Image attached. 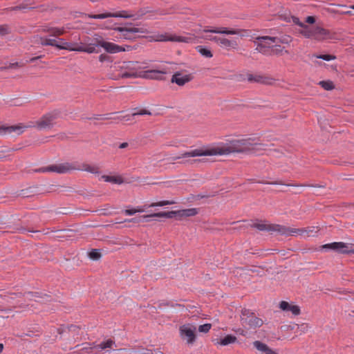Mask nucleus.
<instances>
[{
	"instance_id": "59",
	"label": "nucleus",
	"mask_w": 354,
	"mask_h": 354,
	"mask_svg": "<svg viewBox=\"0 0 354 354\" xmlns=\"http://www.w3.org/2000/svg\"><path fill=\"white\" fill-rule=\"evenodd\" d=\"M3 349V344H0V353L2 352Z\"/></svg>"
},
{
	"instance_id": "35",
	"label": "nucleus",
	"mask_w": 354,
	"mask_h": 354,
	"mask_svg": "<svg viewBox=\"0 0 354 354\" xmlns=\"http://www.w3.org/2000/svg\"><path fill=\"white\" fill-rule=\"evenodd\" d=\"M174 203H175V202H174V201H160L158 203H153L149 205V207H157V206L162 207V206H165V205H172Z\"/></svg>"
},
{
	"instance_id": "2",
	"label": "nucleus",
	"mask_w": 354,
	"mask_h": 354,
	"mask_svg": "<svg viewBox=\"0 0 354 354\" xmlns=\"http://www.w3.org/2000/svg\"><path fill=\"white\" fill-rule=\"evenodd\" d=\"M267 145L263 143L253 142L251 138L232 140L229 145L221 149H196L186 151L178 156L172 157L173 161L180 158L203 156L225 155L230 153H244L247 154H259L266 149Z\"/></svg>"
},
{
	"instance_id": "40",
	"label": "nucleus",
	"mask_w": 354,
	"mask_h": 354,
	"mask_svg": "<svg viewBox=\"0 0 354 354\" xmlns=\"http://www.w3.org/2000/svg\"><path fill=\"white\" fill-rule=\"evenodd\" d=\"M277 44L282 43V44H288L291 41V38L290 36H282L281 37H277Z\"/></svg>"
},
{
	"instance_id": "57",
	"label": "nucleus",
	"mask_w": 354,
	"mask_h": 354,
	"mask_svg": "<svg viewBox=\"0 0 354 354\" xmlns=\"http://www.w3.org/2000/svg\"><path fill=\"white\" fill-rule=\"evenodd\" d=\"M342 14H344V15H351V11H350V10L345 11V12H342Z\"/></svg>"
},
{
	"instance_id": "3",
	"label": "nucleus",
	"mask_w": 354,
	"mask_h": 354,
	"mask_svg": "<svg viewBox=\"0 0 354 354\" xmlns=\"http://www.w3.org/2000/svg\"><path fill=\"white\" fill-rule=\"evenodd\" d=\"M61 111L59 109H54L44 114L39 119L28 127H35L39 131L49 130L56 124V120L60 117Z\"/></svg>"
},
{
	"instance_id": "49",
	"label": "nucleus",
	"mask_w": 354,
	"mask_h": 354,
	"mask_svg": "<svg viewBox=\"0 0 354 354\" xmlns=\"http://www.w3.org/2000/svg\"><path fill=\"white\" fill-rule=\"evenodd\" d=\"M41 57H43V55H39V56H37V57H32V58L30 59L29 62H34L36 60H37L38 59H40Z\"/></svg>"
},
{
	"instance_id": "18",
	"label": "nucleus",
	"mask_w": 354,
	"mask_h": 354,
	"mask_svg": "<svg viewBox=\"0 0 354 354\" xmlns=\"http://www.w3.org/2000/svg\"><path fill=\"white\" fill-rule=\"evenodd\" d=\"M145 14V12L140 10L137 14H129L127 10H120L115 12H112L113 17H120L124 19L133 18L138 19Z\"/></svg>"
},
{
	"instance_id": "25",
	"label": "nucleus",
	"mask_w": 354,
	"mask_h": 354,
	"mask_svg": "<svg viewBox=\"0 0 354 354\" xmlns=\"http://www.w3.org/2000/svg\"><path fill=\"white\" fill-rule=\"evenodd\" d=\"M236 341V337L232 335H227L223 338H221L218 344L222 346H227L230 344H233Z\"/></svg>"
},
{
	"instance_id": "37",
	"label": "nucleus",
	"mask_w": 354,
	"mask_h": 354,
	"mask_svg": "<svg viewBox=\"0 0 354 354\" xmlns=\"http://www.w3.org/2000/svg\"><path fill=\"white\" fill-rule=\"evenodd\" d=\"M151 115V113L149 111L146 109H140L132 113L131 116L134 117L136 115Z\"/></svg>"
},
{
	"instance_id": "9",
	"label": "nucleus",
	"mask_w": 354,
	"mask_h": 354,
	"mask_svg": "<svg viewBox=\"0 0 354 354\" xmlns=\"http://www.w3.org/2000/svg\"><path fill=\"white\" fill-rule=\"evenodd\" d=\"M322 249L332 250L340 254H354V245L351 243H346L344 242H333L323 245Z\"/></svg>"
},
{
	"instance_id": "56",
	"label": "nucleus",
	"mask_w": 354,
	"mask_h": 354,
	"mask_svg": "<svg viewBox=\"0 0 354 354\" xmlns=\"http://www.w3.org/2000/svg\"><path fill=\"white\" fill-rule=\"evenodd\" d=\"M153 354H163V353L160 350H154L153 351Z\"/></svg>"
},
{
	"instance_id": "26",
	"label": "nucleus",
	"mask_w": 354,
	"mask_h": 354,
	"mask_svg": "<svg viewBox=\"0 0 354 354\" xmlns=\"http://www.w3.org/2000/svg\"><path fill=\"white\" fill-rule=\"evenodd\" d=\"M45 32H49L50 36L57 37L62 35L64 32V28H57V27H51L48 29L44 30Z\"/></svg>"
},
{
	"instance_id": "19",
	"label": "nucleus",
	"mask_w": 354,
	"mask_h": 354,
	"mask_svg": "<svg viewBox=\"0 0 354 354\" xmlns=\"http://www.w3.org/2000/svg\"><path fill=\"white\" fill-rule=\"evenodd\" d=\"M203 32L208 33H218V34H225V35H236L239 33L238 30L230 29L228 30L226 28H205L203 30Z\"/></svg>"
},
{
	"instance_id": "34",
	"label": "nucleus",
	"mask_w": 354,
	"mask_h": 354,
	"mask_svg": "<svg viewBox=\"0 0 354 354\" xmlns=\"http://www.w3.org/2000/svg\"><path fill=\"white\" fill-rule=\"evenodd\" d=\"M198 52L204 57H207V58H210L212 57V52L206 48H203L202 46H198Z\"/></svg>"
},
{
	"instance_id": "14",
	"label": "nucleus",
	"mask_w": 354,
	"mask_h": 354,
	"mask_svg": "<svg viewBox=\"0 0 354 354\" xmlns=\"http://www.w3.org/2000/svg\"><path fill=\"white\" fill-rule=\"evenodd\" d=\"M163 213H171L169 216H161V218H173L176 216L180 217H189L198 214V209L196 208L185 209L179 211H171V212H162Z\"/></svg>"
},
{
	"instance_id": "1",
	"label": "nucleus",
	"mask_w": 354,
	"mask_h": 354,
	"mask_svg": "<svg viewBox=\"0 0 354 354\" xmlns=\"http://www.w3.org/2000/svg\"><path fill=\"white\" fill-rule=\"evenodd\" d=\"M39 44L42 46H51L57 47L59 49H64L70 51L84 52L88 54L97 53L99 51L96 47L103 48L109 53H116L118 52L129 50L131 48L127 46V48L118 46L114 43L104 41L100 36L95 37L91 42L89 38L80 44L76 43L66 42L64 39H50L47 37H39Z\"/></svg>"
},
{
	"instance_id": "16",
	"label": "nucleus",
	"mask_w": 354,
	"mask_h": 354,
	"mask_svg": "<svg viewBox=\"0 0 354 354\" xmlns=\"http://www.w3.org/2000/svg\"><path fill=\"white\" fill-rule=\"evenodd\" d=\"M25 128L26 127L21 125L1 126L0 127V133L20 135L24 131Z\"/></svg>"
},
{
	"instance_id": "7",
	"label": "nucleus",
	"mask_w": 354,
	"mask_h": 354,
	"mask_svg": "<svg viewBox=\"0 0 354 354\" xmlns=\"http://www.w3.org/2000/svg\"><path fill=\"white\" fill-rule=\"evenodd\" d=\"M241 322L243 326L249 329H255L261 327L263 321L257 317L251 310L243 308L241 310Z\"/></svg>"
},
{
	"instance_id": "5",
	"label": "nucleus",
	"mask_w": 354,
	"mask_h": 354,
	"mask_svg": "<svg viewBox=\"0 0 354 354\" xmlns=\"http://www.w3.org/2000/svg\"><path fill=\"white\" fill-rule=\"evenodd\" d=\"M167 73L165 68L159 70H148L145 71H129L122 73V78L141 77L148 80H165L164 75Z\"/></svg>"
},
{
	"instance_id": "44",
	"label": "nucleus",
	"mask_w": 354,
	"mask_h": 354,
	"mask_svg": "<svg viewBox=\"0 0 354 354\" xmlns=\"http://www.w3.org/2000/svg\"><path fill=\"white\" fill-rule=\"evenodd\" d=\"M202 37L205 39L214 41L215 42H218V37H216V36L205 35V36H202Z\"/></svg>"
},
{
	"instance_id": "10",
	"label": "nucleus",
	"mask_w": 354,
	"mask_h": 354,
	"mask_svg": "<svg viewBox=\"0 0 354 354\" xmlns=\"http://www.w3.org/2000/svg\"><path fill=\"white\" fill-rule=\"evenodd\" d=\"M196 327L191 324H184L179 328L181 339L188 344H192L196 340Z\"/></svg>"
},
{
	"instance_id": "52",
	"label": "nucleus",
	"mask_w": 354,
	"mask_h": 354,
	"mask_svg": "<svg viewBox=\"0 0 354 354\" xmlns=\"http://www.w3.org/2000/svg\"><path fill=\"white\" fill-rule=\"evenodd\" d=\"M128 146V143L127 142H123V143H121L119 146V148L120 149H124L126 148Z\"/></svg>"
},
{
	"instance_id": "47",
	"label": "nucleus",
	"mask_w": 354,
	"mask_h": 354,
	"mask_svg": "<svg viewBox=\"0 0 354 354\" xmlns=\"http://www.w3.org/2000/svg\"><path fill=\"white\" fill-rule=\"evenodd\" d=\"M79 327L77 326H74V325H71L69 327H68V330L69 331L71 332H75L77 329H78Z\"/></svg>"
},
{
	"instance_id": "21",
	"label": "nucleus",
	"mask_w": 354,
	"mask_h": 354,
	"mask_svg": "<svg viewBox=\"0 0 354 354\" xmlns=\"http://www.w3.org/2000/svg\"><path fill=\"white\" fill-rule=\"evenodd\" d=\"M289 229L293 230L295 232H292L291 234H288L287 236L295 235V234L303 235L304 234H308V236H314V234H316L318 232V230L314 227H307V228H301V229H296V228L289 227Z\"/></svg>"
},
{
	"instance_id": "29",
	"label": "nucleus",
	"mask_w": 354,
	"mask_h": 354,
	"mask_svg": "<svg viewBox=\"0 0 354 354\" xmlns=\"http://www.w3.org/2000/svg\"><path fill=\"white\" fill-rule=\"evenodd\" d=\"M89 17L91 19H106L108 17H113V16H112V12H106L102 13V14L90 15Z\"/></svg>"
},
{
	"instance_id": "23",
	"label": "nucleus",
	"mask_w": 354,
	"mask_h": 354,
	"mask_svg": "<svg viewBox=\"0 0 354 354\" xmlns=\"http://www.w3.org/2000/svg\"><path fill=\"white\" fill-rule=\"evenodd\" d=\"M217 43L219 44L222 47L225 48H236L237 46V43L235 40H230L226 38L218 37V42Z\"/></svg>"
},
{
	"instance_id": "31",
	"label": "nucleus",
	"mask_w": 354,
	"mask_h": 354,
	"mask_svg": "<svg viewBox=\"0 0 354 354\" xmlns=\"http://www.w3.org/2000/svg\"><path fill=\"white\" fill-rule=\"evenodd\" d=\"M12 32L11 28L8 24H3L0 26V36L3 37L10 34Z\"/></svg>"
},
{
	"instance_id": "51",
	"label": "nucleus",
	"mask_w": 354,
	"mask_h": 354,
	"mask_svg": "<svg viewBox=\"0 0 354 354\" xmlns=\"http://www.w3.org/2000/svg\"><path fill=\"white\" fill-rule=\"evenodd\" d=\"M106 57V55H100L99 56V60H100L101 62H103L105 60Z\"/></svg>"
},
{
	"instance_id": "22",
	"label": "nucleus",
	"mask_w": 354,
	"mask_h": 354,
	"mask_svg": "<svg viewBox=\"0 0 354 354\" xmlns=\"http://www.w3.org/2000/svg\"><path fill=\"white\" fill-rule=\"evenodd\" d=\"M253 345L259 351L264 353L265 354H278L277 352L271 349L267 344L260 341L254 342Z\"/></svg>"
},
{
	"instance_id": "30",
	"label": "nucleus",
	"mask_w": 354,
	"mask_h": 354,
	"mask_svg": "<svg viewBox=\"0 0 354 354\" xmlns=\"http://www.w3.org/2000/svg\"><path fill=\"white\" fill-rule=\"evenodd\" d=\"M113 345H115V342L111 339H108L106 341L102 342L98 345H97V348L100 349H105L107 348H111Z\"/></svg>"
},
{
	"instance_id": "58",
	"label": "nucleus",
	"mask_w": 354,
	"mask_h": 354,
	"mask_svg": "<svg viewBox=\"0 0 354 354\" xmlns=\"http://www.w3.org/2000/svg\"><path fill=\"white\" fill-rule=\"evenodd\" d=\"M269 184H273V185H278V184H279V185H282V183H280V182L269 183Z\"/></svg>"
},
{
	"instance_id": "50",
	"label": "nucleus",
	"mask_w": 354,
	"mask_h": 354,
	"mask_svg": "<svg viewBox=\"0 0 354 354\" xmlns=\"http://www.w3.org/2000/svg\"><path fill=\"white\" fill-rule=\"evenodd\" d=\"M236 332L238 333L239 334L243 335V336H245L246 335V333L245 332V330L241 329V328H239L237 330H236Z\"/></svg>"
},
{
	"instance_id": "55",
	"label": "nucleus",
	"mask_w": 354,
	"mask_h": 354,
	"mask_svg": "<svg viewBox=\"0 0 354 354\" xmlns=\"http://www.w3.org/2000/svg\"><path fill=\"white\" fill-rule=\"evenodd\" d=\"M100 115H97V116H95L93 118L94 119H96V120H99V119H111V117H103V118H100Z\"/></svg>"
},
{
	"instance_id": "15",
	"label": "nucleus",
	"mask_w": 354,
	"mask_h": 354,
	"mask_svg": "<svg viewBox=\"0 0 354 354\" xmlns=\"http://www.w3.org/2000/svg\"><path fill=\"white\" fill-rule=\"evenodd\" d=\"M170 214L171 213L158 212V213H154V214H151L140 216L139 217L133 218L131 219H127V220H124V221H119L117 223H122L124 222H133V223L147 222V221H150V218H155V217L161 218V216H169Z\"/></svg>"
},
{
	"instance_id": "54",
	"label": "nucleus",
	"mask_w": 354,
	"mask_h": 354,
	"mask_svg": "<svg viewBox=\"0 0 354 354\" xmlns=\"http://www.w3.org/2000/svg\"><path fill=\"white\" fill-rule=\"evenodd\" d=\"M142 354H153V351H151V350H147H147L144 351L142 353Z\"/></svg>"
},
{
	"instance_id": "12",
	"label": "nucleus",
	"mask_w": 354,
	"mask_h": 354,
	"mask_svg": "<svg viewBox=\"0 0 354 354\" xmlns=\"http://www.w3.org/2000/svg\"><path fill=\"white\" fill-rule=\"evenodd\" d=\"M76 168L73 167L71 164L65 162L59 165H51L46 167H42L35 170L36 172H47L53 171L58 174H65Z\"/></svg>"
},
{
	"instance_id": "11",
	"label": "nucleus",
	"mask_w": 354,
	"mask_h": 354,
	"mask_svg": "<svg viewBox=\"0 0 354 354\" xmlns=\"http://www.w3.org/2000/svg\"><path fill=\"white\" fill-rule=\"evenodd\" d=\"M114 30L118 31L120 34V38L127 39V40H133L136 39V33H146L147 30L144 28H124V27H118Z\"/></svg>"
},
{
	"instance_id": "13",
	"label": "nucleus",
	"mask_w": 354,
	"mask_h": 354,
	"mask_svg": "<svg viewBox=\"0 0 354 354\" xmlns=\"http://www.w3.org/2000/svg\"><path fill=\"white\" fill-rule=\"evenodd\" d=\"M194 77L192 74L183 75L180 72H176L171 77V82L175 83L180 86H183L187 83L191 82Z\"/></svg>"
},
{
	"instance_id": "6",
	"label": "nucleus",
	"mask_w": 354,
	"mask_h": 354,
	"mask_svg": "<svg viewBox=\"0 0 354 354\" xmlns=\"http://www.w3.org/2000/svg\"><path fill=\"white\" fill-rule=\"evenodd\" d=\"M277 37L262 36L256 37L254 44L256 46L255 50L264 55L270 56V49L274 44H277Z\"/></svg>"
},
{
	"instance_id": "62",
	"label": "nucleus",
	"mask_w": 354,
	"mask_h": 354,
	"mask_svg": "<svg viewBox=\"0 0 354 354\" xmlns=\"http://www.w3.org/2000/svg\"><path fill=\"white\" fill-rule=\"evenodd\" d=\"M339 6L345 7L346 6H344V5H339Z\"/></svg>"
},
{
	"instance_id": "38",
	"label": "nucleus",
	"mask_w": 354,
	"mask_h": 354,
	"mask_svg": "<svg viewBox=\"0 0 354 354\" xmlns=\"http://www.w3.org/2000/svg\"><path fill=\"white\" fill-rule=\"evenodd\" d=\"M211 327H212V325L210 324H205L199 326L198 331L201 333H206L209 332Z\"/></svg>"
},
{
	"instance_id": "61",
	"label": "nucleus",
	"mask_w": 354,
	"mask_h": 354,
	"mask_svg": "<svg viewBox=\"0 0 354 354\" xmlns=\"http://www.w3.org/2000/svg\"><path fill=\"white\" fill-rule=\"evenodd\" d=\"M21 232H26V230L25 229H21Z\"/></svg>"
},
{
	"instance_id": "43",
	"label": "nucleus",
	"mask_w": 354,
	"mask_h": 354,
	"mask_svg": "<svg viewBox=\"0 0 354 354\" xmlns=\"http://www.w3.org/2000/svg\"><path fill=\"white\" fill-rule=\"evenodd\" d=\"M290 306V305L287 301H282L280 302L279 308L284 311H288Z\"/></svg>"
},
{
	"instance_id": "24",
	"label": "nucleus",
	"mask_w": 354,
	"mask_h": 354,
	"mask_svg": "<svg viewBox=\"0 0 354 354\" xmlns=\"http://www.w3.org/2000/svg\"><path fill=\"white\" fill-rule=\"evenodd\" d=\"M80 169L93 174H98L100 173V168L97 166L88 164L82 165Z\"/></svg>"
},
{
	"instance_id": "4",
	"label": "nucleus",
	"mask_w": 354,
	"mask_h": 354,
	"mask_svg": "<svg viewBox=\"0 0 354 354\" xmlns=\"http://www.w3.org/2000/svg\"><path fill=\"white\" fill-rule=\"evenodd\" d=\"M299 32L304 37L313 39L317 41H322L331 38L330 32L328 30L321 26H306L304 29L299 30Z\"/></svg>"
},
{
	"instance_id": "17",
	"label": "nucleus",
	"mask_w": 354,
	"mask_h": 354,
	"mask_svg": "<svg viewBox=\"0 0 354 354\" xmlns=\"http://www.w3.org/2000/svg\"><path fill=\"white\" fill-rule=\"evenodd\" d=\"M153 40L156 41H186V40L181 37L175 35H169L167 33L158 34L152 37Z\"/></svg>"
},
{
	"instance_id": "53",
	"label": "nucleus",
	"mask_w": 354,
	"mask_h": 354,
	"mask_svg": "<svg viewBox=\"0 0 354 354\" xmlns=\"http://www.w3.org/2000/svg\"><path fill=\"white\" fill-rule=\"evenodd\" d=\"M133 64H134V63H133V62H129L126 63V66H125V67H126V68H133L131 67V65H133Z\"/></svg>"
},
{
	"instance_id": "60",
	"label": "nucleus",
	"mask_w": 354,
	"mask_h": 354,
	"mask_svg": "<svg viewBox=\"0 0 354 354\" xmlns=\"http://www.w3.org/2000/svg\"><path fill=\"white\" fill-rule=\"evenodd\" d=\"M350 8H351V9H353V10H354V5L351 6H350Z\"/></svg>"
},
{
	"instance_id": "48",
	"label": "nucleus",
	"mask_w": 354,
	"mask_h": 354,
	"mask_svg": "<svg viewBox=\"0 0 354 354\" xmlns=\"http://www.w3.org/2000/svg\"><path fill=\"white\" fill-rule=\"evenodd\" d=\"M24 8H25V6H19L12 7L9 9L10 10H21V9H24Z\"/></svg>"
},
{
	"instance_id": "42",
	"label": "nucleus",
	"mask_w": 354,
	"mask_h": 354,
	"mask_svg": "<svg viewBox=\"0 0 354 354\" xmlns=\"http://www.w3.org/2000/svg\"><path fill=\"white\" fill-rule=\"evenodd\" d=\"M292 22L295 24L298 25L299 27H301V29H304V27L307 26L304 23L301 22L299 19L298 17H292Z\"/></svg>"
},
{
	"instance_id": "32",
	"label": "nucleus",
	"mask_w": 354,
	"mask_h": 354,
	"mask_svg": "<svg viewBox=\"0 0 354 354\" xmlns=\"http://www.w3.org/2000/svg\"><path fill=\"white\" fill-rule=\"evenodd\" d=\"M88 257L94 261L100 259L101 257L100 250L97 249L91 250V251L88 253Z\"/></svg>"
},
{
	"instance_id": "20",
	"label": "nucleus",
	"mask_w": 354,
	"mask_h": 354,
	"mask_svg": "<svg viewBox=\"0 0 354 354\" xmlns=\"http://www.w3.org/2000/svg\"><path fill=\"white\" fill-rule=\"evenodd\" d=\"M248 81L250 82H257L264 84H272L274 80L268 77H264L259 75H248Z\"/></svg>"
},
{
	"instance_id": "27",
	"label": "nucleus",
	"mask_w": 354,
	"mask_h": 354,
	"mask_svg": "<svg viewBox=\"0 0 354 354\" xmlns=\"http://www.w3.org/2000/svg\"><path fill=\"white\" fill-rule=\"evenodd\" d=\"M102 178L104 179L106 182H110L115 184H122L123 183V180L121 178L116 176L104 175L102 176Z\"/></svg>"
},
{
	"instance_id": "41",
	"label": "nucleus",
	"mask_w": 354,
	"mask_h": 354,
	"mask_svg": "<svg viewBox=\"0 0 354 354\" xmlns=\"http://www.w3.org/2000/svg\"><path fill=\"white\" fill-rule=\"evenodd\" d=\"M288 311L292 312V313L295 315H298L300 313V309L299 306L295 305H290Z\"/></svg>"
},
{
	"instance_id": "8",
	"label": "nucleus",
	"mask_w": 354,
	"mask_h": 354,
	"mask_svg": "<svg viewBox=\"0 0 354 354\" xmlns=\"http://www.w3.org/2000/svg\"><path fill=\"white\" fill-rule=\"evenodd\" d=\"M252 227L257 228L260 231H267L269 232H277L281 235L287 236L288 234H291L295 231L290 230L288 227L278 224H268V223H254Z\"/></svg>"
},
{
	"instance_id": "36",
	"label": "nucleus",
	"mask_w": 354,
	"mask_h": 354,
	"mask_svg": "<svg viewBox=\"0 0 354 354\" xmlns=\"http://www.w3.org/2000/svg\"><path fill=\"white\" fill-rule=\"evenodd\" d=\"M144 212V209L142 208L138 207V208H134V209H125L124 213L126 215L131 216V215L135 214L137 212Z\"/></svg>"
},
{
	"instance_id": "45",
	"label": "nucleus",
	"mask_w": 354,
	"mask_h": 354,
	"mask_svg": "<svg viewBox=\"0 0 354 354\" xmlns=\"http://www.w3.org/2000/svg\"><path fill=\"white\" fill-rule=\"evenodd\" d=\"M133 116H131V115H124L117 117V119L120 120L129 121L131 120Z\"/></svg>"
},
{
	"instance_id": "39",
	"label": "nucleus",
	"mask_w": 354,
	"mask_h": 354,
	"mask_svg": "<svg viewBox=\"0 0 354 354\" xmlns=\"http://www.w3.org/2000/svg\"><path fill=\"white\" fill-rule=\"evenodd\" d=\"M318 59H321L325 61H331L335 59V56L331 55H319L315 56Z\"/></svg>"
},
{
	"instance_id": "28",
	"label": "nucleus",
	"mask_w": 354,
	"mask_h": 354,
	"mask_svg": "<svg viewBox=\"0 0 354 354\" xmlns=\"http://www.w3.org/2000/svg\"><path fill=\"white\" fill-rule=\"evenodd\" d=\"M283 51V47H282L281 46L279 45L278 44H274L272 46V48L270 49V52L271 53V55H281Z\"/></svg>"
},
{
	"instance_id": "33",
	"label": "nucleus",
	"mask_w": 354,
	"mask_h": 354,
	"mask_svg": "<svg viewBox=\"0 0 354 354\" xmlns=\"http://www.w3.org/2000/svg\"><path fill=\"white\" fill-rule=\"evenodd\" d=\"M319 84L325 90L330 91L334 88V84L331 81H320Z\"/></svg>"
},
{
	"instance_id": "46",
	"label": "nucleus",
	"mask_w": 354,
	"mask_h": 354,
	"mask_svg": "<svg viewBox=\"0 0 354 354\" xmlns=\"http://www.w3.org/2000/svg\"><path fill=\"white\" fill-rule=\"evenodd\" d=\"M306 23L313 24L315 22V19L313 16H308L306 17Z\"/></svg>"
}]
</instances>
